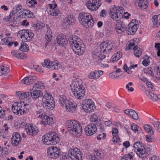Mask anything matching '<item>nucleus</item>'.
<instances>
[{
	"mask_svg": "<svg viewBox=\"0 0 160 160\" xmlns=\"http://www.w3.org/2000/svg\"><path fill=\"white\" fill-rule=\"evenodd\" d=\"M144 130L150 135H152L154 133V131L152 129V127L148 124L145 125L143 126Z\"/></svg>",
	"mask_w": 160,
	"mask_h": 160,
	"instance_id": "obj_36",
	"label": "nucleus"
},
{
	"mask_svg": "<svg viewBox=\"0 0 160 160\" xmlns=\"http://www.w3.org/2000/svg\"><path fill=\"white\" fill-rule=\"evenodd\" d=\"M146 92L147 96H150V98L153 100H157L158 99V95L154 94L153 92L148 90H146Z\"/></svg>",
	"mask_w": 160,
	"mask_h": 160,
	"instance_id": "obj_41",
	"label": "nucleus"
},
{
	"mask_svg": "<svg viewBox=\"0 0 160 160\" xmlns=\"http://www.w3.org/2000/svg\"><path fill=\"white\" fill-rule=\"evenodd\" d=\"M149 58L148 57L147 59H145L142 62L143 64L146 66H147L149 65V63L150 61L149 60Z\"/></svg>",
	"mask_w": 160,
	"mask_h": 160,
	"instance_id": "obj_63",
	"label": "nucleus"
},
{
	"mask_svg": "<svg viewBox=\"0 0 160 160\" xmlns=\"http://www.w3.org/2000/svg\"><path fill=\"white\" fill-rule=\"evenodd\" d=\"M71 89L74 97L78 99H82L85 95V89L80 79H75L70 85Z\"/></svg>",
	"mask_w": 160,
	"mask_h": 160,
	"instance_id": "obj_2",
	"label": "nucleus"
},
{
	"mask_svg": "<svg viewBox=\"0 0 160 160\" xmlns=\"http://www.w3.org/2000/svg\"><path fill=\"white\" fill-rule=\"evenodd\" d=\"M21 102H15L12 106V109L14 113L17 115H20V112H22V106H21Z\"/></svg>",
	"mask_w": 160,
	"mask_h": 160,
	"instance_id": "obj_22",
	"label": "nucleus"
},
{
	"mask_svg": "<svg viewBox=\"0 0 160 160\" xmlns=\"http://www.w3.org/2000/svg\"><path fill=\"white\" fill-rule=\"evenodd\" d=\"M122 57V53L118 52L114 54L111 59V61L112 62L118 60Z\"/></svg>",
	"mask_w": 160,
	"mask_h": 160,
	"instance_id": "obj_33",
	"label": "nucleus"
},
{
	"mask_svg": "<svg viewBox=\"0 0 160 160\" xmlns=\"http://www.w3.org/2000/svg\"><path fill=\"white\" fill-rule=\"evenodd\" d=\"M23 16L25 18H33L35 17L34 13L30 11H23L22 12Z\"/></svg>",
	"mask_w": 160,
	"mask_h": 160,
	"instance_id": "obj_35",
	"label": "nucleus"
},
{
	"mask_svg": "<svg viewBox=\"0 0 160 160\" xmlns=\"http://www.w3.org/2000/svg\"><path fill=\"white\" fill-rule=\"evenodd\" d=\"M10 40V38H4L1 40V43L3 45H6L8 44Z\"/></svg>",
	"mask_w": 160,
	"mask_h": 160,
	"instance_id": "obj_53",
	"label": "nucleus"
},
{
	"mask_svg": "<svg viewBox=\"0 0 160 160\" xmlns=\"http://www.w3.org/2000/svg\"><path fill=\"white\" fill-rule=\"evenodd\" d=\"M103 72L101 70H95L91 72L88 75L90 79H96L98 78L103 74Z\"/></svg>",
	"mask_w": 160,
	"mask_h": 160,
	"instance_id": "obj_20",
	"label": "nucleus"
},
{
	"mask_svg": "<svg viewBox=\"0 0 160 160\" xmlns=\"http://www.w3.org/2000/svg\"><path fill=\"white\" fill-rule=\"evenodd\" d=\"M51 62L48 59H45L44 61L42 63L43 67L49 68L51 65Z\"/></svg>",
	"mask_w": 160,
	"mask_h": 160,
	"instance_id": "obj_48",
	"label": "nucleus"
},
{
	"mask_svg": "<svg viewBox=\"0 0 160 160\" xmlns=\"http://www.w3.org/2000/svg\"><path fill=\"white\" fill-rule=\"evenodd\" d=\"M97 128L95 124H89L84 129L85 134L88 136H91L97 131Z\"/></svg>",
	"mask_w": 160,
	"mask_h": 160,
	"instance_id": "obj_14",
	"label": "nucleus"
},
{
	"mask_svg": "<svg viewBox=\"0 0 160 160\" xmlns=\"http://www.w3.org/2000/svg\"><path fill=\"white\" fill-rule=\"evenodd\" d=\"M101 4L99 0H89L86 3L88 8L91 10H97Z\"/></svg>",
	"mask_w": 160,
	"mask_h": 160,
	"instance_id": "obj_13",
	"label": "nucleus"
},
{
	"mask_svg": "<svg viewBox=\"0 0 160 160\" xmlns=\"http://www.w3.org/2000/svg\"><path fill=\"white\" fill-rule=\"evenodd\" d=\"M42 138L44 143L47 145H55L59 141L58 135L54 132L46 134L43 136Z\"/></svg>",
	"mask_w": 160,
	"mask_h": 160,
	"instance_id": "obj_5",
	"label": "nucleus"
},
{
	"mask_svg": "<svg viewBox=\"0 0 160 160\" xmlns=\"http://www.w3.org/2000/svg\"><path fill=\"white\" fill-rule=\"evenodd\" d=\"M17 12V11H13L12 12L10 13V14L8 16H7L5 17L3 19V21L5 22H8V24H10V25L11 26L14 27L16 24V21L14 20V17L12 19V17Z\"/></svg>",
	"mask_w": 160,
	"mask_h": 160,
	"instance_id": "obj_15",
	"label": "nucleus"
},
{
	"mask_svg": "<svg viewBox=\"0 0 160 160\" xmlns=\"http://www.w3.org/2000/svg\"><path fill=\"white\" fill-rule=\"evenodd\" d=\"M133 49L134 55L137 57H139L142 53L141 48L136 45L133 48Z\"/></svg>",
	"mask_w": 160,
	"mask_h": 160,
	"instance_id": "obj_32",
	"label": "nucleus"
},
{
	"mask_svg": "<svg viewBox=\"0 0 160 160\" xmlns=\"http://www.w3.org/2000/svg\"><path fill=\"white\" fill-rule=\"evenodd\" d=\"M158 15H154L152 18V21L153 23V27L154 28L158 27L160 25V22H158Z\"/></svg>",
	"mask_w": 160,
	"mask_h": 160,
	"instance_id": "obj_37",
	"label": "nucleus"
},
{
	"mask_svg": "<svg viewBox=\"0 0 160 160\" xmlns=\"http://www.w3.org/2000/svg\"><path fill=\"white\" fill-rule=\"evenodd\" d=\"M77 105L75 103H72L69 101L68 103L65 106L67 111L69 112H73L76 109Z\"/></svg>",
	"mask_w": 160,
	"mask_h": 160,
	"instance_id": "obj_24",
	"label": "nucleus"
},
{
	"mask_svg": "<svg viewBox=\"0 0 160 160\" xmlns=\"http://www.w3.org/2000/svg\"><path fill=\"white\" fill-rule=\"evenodd\" d=\"M29 94V98L32 97L33 98H38L39 97L42 96L43 94L41 91L37 90L35 88H32V89L30 90V92H28Z\"/></svg>",
	"mask_w": 160,
	"mask_h": 160,
	"instance_id": "obj_18",
	"label": "nucleus"
},
{
	"mask_svg": "<svg viewBox=\"0 0 160 160\" xmlns=\"http://www.w3.org/2000/svg\"><path fill=\"white\" fill-rule=\"evenodd\" d=\"M138 25L136 23L130 22L127 29V33L128 35H133L137 30Z\"/></svg>",
	"mask_w": 160,
	"mask_h": 160,
	"instance_id": "obj_17",
	"label": "nucleus"
},
{
	"mask_svg": "<svg viewBox=\"0 0 160 160\" xmlns=\"http://www.w3.org/2000/svg\"><path fill=\"white\" fill-rule=\"evenodd\" d=\"M57 42L60 45H66L68 42V41L64 37L59 36L57 38Z\"/></svg>",
	"mask_w": 160,
	"mask_h": 160,
	"instance_id": "obj_34",
	"label": "nucleus"
},
{
	"mask_svg": "<svg viewBox=\"0 0 160 160\" xmlns=\"http://www.w3.org/2000/svg\"><path fill=\"white\" fill-rule=\"evenodd\" d=\"M43 106L47 109L52 110L55 106L53 98L50 94L46 93L43 96L42 99Z\"/></svg>",
	"mask_w": 160,
	"mask_h": 160,
	"instance_id": "obj_6",
	"label": "nucleus"
},
{
	"mask_svg": "<svg viewBox=\"0 0 160 160\" xmlns=\"http://www.w3.org/2000/svg\"><path fill=\"white\" fill-rule=\"evenodd\" d=\"M133 152H131L123 156L121 158V160H133Z\"/></svg>",
	"mask_w": 160,
	"mask_h": 160,
	"instance_id": "obj_38",
	"label": "nucleus"
},
{
	"mask_svg": "<svg viewBox=\"0 0 160 160\" xmlns=\"http://www.w3.org/2000/svg\"><path fill=\"white\" fill-rule=\"evenodd\" d=\"M18 36L22 39L27 41L31 40L33 38L34 34L32 31L28 29H23L18 31Z\"/></svg>",
	"mask_w": 160,
	"mask_h": 160,
	"instance_id": "obj_8",
	"label": "nucleus"
},
{
	"mask_svg": "<svg viewBox=\"0 0 160 160\" xmlns=\"http://www.w3.org/2000/svg\"><path fill=\"white\" fill-rule=\"evenodd\" d=\"M21 140L11 139V142L13 146H17Z\"/></svg>",
	"mask_w": 160,
	"mask_h": 160,
	"instance_id": "obj_56",
	"label": "nucleus"
},
{
	"mask_svg": "<svg viewBox=\"0 0 160 160\" xmlns=\"http://www.w3.org/2000/svg\"><path fill=\"white\" fill-rule=\"evenodd\" d=\"M66 126L69 132L77 137L81 134L82 129L79 122L76 120H68L66 123Z\"/></svg>",
	"mask_w": 160,
	"mask_h": 160,
	"instance_id": "obj_3",
	"label": "nucleus"
},
{
	"mask_svg": "<svg viewBox=\"0 0 160 160\" xmlns=\"http://www.w3.org/2000/svg\"><path fill=\"white\" fill-rule=\"evenodd\" d=\"M29 93L28 92H23L22 91H17L16 92V95L20 99H24L29 98Z\"/></svg>",
	"mask_w": 160,
	"mask_h": 160,
	"instance_id": "obj_26",
	"label": "nucleus"
},
{
	"mask_svg": "<svg viewBox=\"0 0 160 160\" xmlns=\"http://www.w3.org/2000/svg\"><path fill=\"white\" fill-rule=\"evenodd\" d=\"M9 72V68L4 66L0 67V76L7 73Z\"/></svg>",
	"mask_w": 160,
	"mask_h": 160,
	"instance_id": "obj_44",
	"label": "nucleus"
},
{
	"mask_svg": "<svg viewBox=\"0 0 160 160\" xmlns=\"http://www.w3.org/2000/svg\"><path fill=\"white\" fill-rule=\"evenodd\" d=\"M48 14L53 16H57L60 13L59 11H48Z\"/></svg>",
	"mask_w": 160,
	"mask_h": 160,
	"instance_id": "obj_51",
	"label": "nucleus"
},
{
	"mask_svg": "<svg viewBox=\"0 0 160 160\" xmlns=\"http://www.w3.org/2000/svg\"><path fill=\"white\" fill-rule=\"evenodd\" d=\"M61 64L57 60H55L51 62V65L49 68L52 70H58L61 67Z\"/></svg>",
	"mask_w": 160,
	"mask_h": 160,
	"instance_id": "obj_27",
	"label": "nucleus"
},
{
	"mask_svg": "<svg viewBox=\"0 0 160 160\" xmlns=\"http://www.w3.org/2000/svg\"><path fill=\"white\" fill-rule=\"evenodd\" d=\"M131 128L133 131L136 132V131H137L138 128V126L134 123H132L131 125Z\"/></svg>",
	"mask_w": 160,
	"mask_h": 160,
	"instance_id": "obj_55",
	"label": "nucleus"
},
{
	"mask_svg": "<svg viewBox=\"0 0 160 160\" xmlns=\"http://www.w3.org/2000/svg\"><path fill=\"white\" fill-rule=\"evenodd\" d=\"M22 112H20V115H22L26 114L27 112L29 111L30 109V105L29 104H25L22 106Z\"/></svg>",
	"mask_w": 160,
	"mask_h": 160,
	"instance_id": "obj_40",
	"label": "nucleus"
},
{
	"mask_svg": "<svg viewBox=\"0 0 160 160\" xmlns=\"http://www.w3.org/2000/svg\"><path fill=\"white\" fill-rule=\"evenodd\" d=\"M82 107L87 113H91L94 112L96 108L94 102L90 99H86L83 102Z\"/></svg>",
	"mask_w": 160,
	"mask_h": 160,
	"instance_id": "obj_10",
	"label": "nucleus"
},
{
	"mask_svg": "<svg viewBox=\"0 0 160 160\" xmlns=\"http://www.w3.org/2000/svg\"><path fill=\"white\" fill-rule=\"evenodd\" d=\"M134 151L137 155L140 158L146 157L148 154L146 149L142 146V144L140 142H137L134 144Z\"/></svg>",
	"mask_w": 160,
	"mask_h": 160,
	"instance_id": "obj_7",
	"label": "nucleus"
},
{
	"mask_svg": "<svg viewBox=\"0 0 160 160\" xmlns=\"http://www.w3.org/2000/svg\"><path fill=\"white\" fill-rule=\"evenodd\" d=\"M61 153V151L60 149L56 147H50L47 149V156L50 158L56 159L58 158L59 157Z\"/></svg>",
	"mask_w": 160,
	"mask_h": 160,
	"instance_id": "obj_9",
	"label": "nucleus"
},
{
	"mask_svg": "<svg viewBox=\"0 0 160 160\" xmlns=\"http://www.w3.org/2000/svg\"><path fill=\"white\" fill-rule=\"evenodd\" d=\"M19 49L20 50L23 52H27L29 49L28 45L24 42H22L21 43V46Z\"/></svg>",
	"mask_w": 160,
	"mask_h": 160,
	"instance_id": "obj_43",
	"label": "nucleus"
},
{
	"mask_svg": "<svg viewBox=\"0 0 160 160\" xmlns=\"http://www.w3.org/2000/svg\"><path fill=\"white\" fill-rule=\"evenodd\" d=\"M98 118L97 115L94 113L91 115L90 118V120L92 122L95 123L94 124H97L98 122Z\"/></svg>",
	"mask_w": 160,
	"mask_h": 160,
	"instance_id": "obj_49",
	"label": "nucleus"
},
{
	"mask_svg": "<svg viewBox=\"0 0 160 160\" xmlns=\"http://www.w3.org/2000/svg\"><path fill=\"white\" fill-rule=\"evenodd\" d=\"M132 68L134 69L133 65H131L128 68L126 64H125L123 67V69L128 74H131L132 73V71L131 70V69Z\"/></svg>",
	"mask_w": 160,
	"mask_h": 160,
	"instance_id": "obj_45",
	"label": "nucleus"
},
{
	"mask_svg": "<svg viewBox=\"0 0 160 160\" xmlns=\"http://www.w3.org/2000/svg\"><path fill=\"white\" fill-rule=\"evenodd\" d=\"M42 123L44 125H52L54 123L53 118L47 115H44L42 118Z\"/></svg>",
	"mask_w": 160,
	"mask_h": 160,
	"instance_id": "obj_25",
	"label": "nucleus"
},
{
	"mask_svg": "<svg viewBox=\"0 0 160 160\" xmlns=\"http://www.w3.org/2000/svg\"><path fill=\"white\" fill-rule=\"evenodd\" d=\"M133 84V82H131L128 83L126 85V88L128 89V90L129 91H130L131 92H132L134 90V88L132 87H130L129 86H132Z\"/></svg>",
	"mask_w": 160,
	"mask_h": 160,
	"instance_id": "obj_57",
	"label": "nucleus"
},
{
	"mask_svg": "<svg viewBox=\"0 0 160 160\" xmlns=\"http://www.w3.org/2000/svg\"><path fill=\"white\" fill-rule=\"evenodd\" d=\"M26 130L27 133L31 136L35 135L39 132L38 128L35 125H31L29 124Z\"/></svg>",
	"mask_w": 160,
	"mask_h": 160,
	"instance_id": "obj_16",
	"label": "nucleus"
},
{
	"mask_svg": "<svg viewBox=\"0 0 160 160\" xmlns=\"http://www.w3.org/2000/svg\"><path fill=\"white\" fill-rule=\"evenodd\" d=\"M153 125L154 127L157 128V130L160 132V122L159 121L156 122Z\"/></svg>",
	"mask_w": 160,
	"mask_h": 160,
	"instance_id": "obj_58",
	"label": "nucleus"
},
{
	"mask_svg": "<svg viewBox=\"0 0 160 160\" xmlns=\"http://www.w3.org/2000/svg\"><path fill=\"white\" fill-rule=\"evenodd\" d=\"M44 26V24L42 23L41 22H38L33 25L34 28L37 30L41 29Z\"/></svg>",
	"mask_w": 160,
	"mask_h": 160,
	"instance_id": "obj_47",
	"label": "nucleus"
},
{
	"mask_svg": "<svg viewBox=\"0 0 160 160\" xmlns=\"http://www.w3.org/2000/svg\"><path fill=\"white\" fill-rule=\"evenodd\" d=\"M45 38L46 40H48V42H50L52 38V32L49 28H47Z\"/></svg>",
	"mask_w": 160,
	"mask_h": 160,
	"instance_id": "obj_42",
	"label": "nucleus"
},
{
	"mask_svg": "<svg viewBox=\"0 0 160 160\" xmlns=\"http://www.w3.org/2000/svg\"><path fill=\"white\" fill-rule=\"evenodd\" d=\"M136 42V41L134 40L132 41H131L130 43L128 45V48H128V50H130L132 48V46H134L135 45V42Z\"/></svg>",
	"mask_w": 160,
	"mask_h": 160,
	"instance_id": "obj_59",
	"label": "nucleus"
},
{
	"mask_svg": "<svg viewBox=\"0 0 160 160\" xmlns=\"http://www.w3.org/2000/svg\"><path fill=\"white\" fill-rule=\"evenodd\" d=\"M118 130L117 128H113L112 130V133L113 137L117 136Z\"/></svg>",
	"mask_w": 160,
	"mask_h": 160,
	"instance_id": "obj_61",
	"label": "nucleus"
},
{
	"mask_svg": "<svg viewBox=\"0 0 160 160\" xmlns=\"http://www.w3.org/2000/svg\"><path fill=\"white\" fill-rule=\"evenodd\" d=\"M44 88L43 82L41 81L37 82L34 84L33 88L37 89H43Z\"/></svg>",
	"mask_w": 160,
	"mask_h": 160,
	"instance_id": "obj_39",
	"label": "nucleus"
},
{
	"mask_svg": "<svg viewBox=\"0 0 160 160\" xmlns=\"http://www.w3.org/2000/svg\"><path fill=\"white\" fill-rule=\"evenodd\" d=\"M59 100L60 103L63 107H65V106H66V105L70 101L67 98L66 96L63 95L60 96Z\"/></svg>",
	"mask_w": 160,
	"mask_h": 160,
	"instance_id": "obj_31",
	"label": "nucleus"
},
{
	"mask_svg": "<svg viewBox=\"0 0 160 160\" xmlns=\"http://www.w3.org/2000/svg\"><path fill=\"white\" fill-rule=\"evenodd\" d=\"M93 153L95 155L96 157H97L98 160H101L102 159L103 156V153L98 150L95 151Z\"/></svg>",
	"mask_w": 160,
	"mask_h": 160,
	"instance_id": "obj_46",
	"label": "nucleus"
},
{
	"mask_svg": "<svg viewBox=\"0 0 160 160\" xmlns=\"http://www.w3.org/2000/svg\"><path fill=\"white\" fill-rule=\"evenodd\" d=\"M78 19L80 23L86 28L92 27L94 21L91 15L85 12H82L79 14Z\"/></svg>",
	"mask_w": 160,
	"mask_h": 160,
	"instance_id": "obj_4",
	"label": "nucleus"
},
{
	"mask_svg": "<svg viewBox=\"0 0 160 160\" xmlns=\"http://www.w3.org/2000/svg\"><path fill=\"white\" fill-rule=\"evenodd\" d=\"M106 137V134L104 132L101 133L99 134L98 135L97 137V139L98 140H100L102 138L103 139H104Z\"/></svg>",
	"mask_w": 160,
	"mask_h": 160,
	"instance_id": "obj_54",
	"label": "nucleus"
},
{
	"mask_svg": "<svg viewBox=\"0 0 160 160\" xmlns=\"http://www.w3.org/2000/svg\"><path fill=\"white\" fill-rule=\"evenodd\" d=\"M72 20H73L72 16L69 15L64 19L63 22L66 24V26H67L70 24H73L74 22H72Z\"/></svg>",
	"mask_w": 160,
	"mask_h": 160,
	"instance_id": "obj_30",
	"label": "nucleus"
},
{
	"mask_svg": "<svg viewBox=\"0 0 160 160\" xmlns=\"http://www.w3.org/2000/svg\"><path fill=\"white\" fill-rule=\"evenodd\" d=\"M121 11H110L109 12V14L110 17L113 19L114 20L117 21L119 19H120L122 17V12H120Z\"/></svg>",
	"mask_w": 160,
	"mask_h": 160,
	"instance_id": "obj_21",
	"label": "nucleus"
},
{
	"mask_svg": "<svg viewBox=\"0 0 160 160\" xmlns=\"http://www.w3.org/2000/svg\"><path fill=\"white\" fill-rule=\"evenodd\" d=\"M147 86L149 88V89L152 90H154V87L152 84V83L149 82H147Z\"/></svg>",
	"mask_w": 160,
	"mask_h": 160,
	"instance_id": "obj_60",
	"label": "nucleus"
},
{
	"mask_svg": "<svg viewBox=\"0 0 160 160\" xmlns=\"http://www.w3.org/2000/svg\"><path fill=\"white\" fill-rule=\"evenodd\" d=\"M37 109H36V113L37 115L40 114L38 117L39 118H42L44 115H45V114H43L42 112L43 111L42 108L43 107L42 106H40L38 105H37Z\"/></svg>",
	"mask_w": 160,
	"mask_h": 160,
	"instance_id": "obj_29",
	"label": "nucleus"
},
{
	"mask_svg": "<svg viewBox=\"0 0 160 160\" xmlns=\"http://www.w3.org/2000/svg\"><path fill=\"white\" fill-rule=\"evenodd\" d=\"M154 72L157 75H160V66L155 65L154 69Z\"/></svg>",
	"mask_w": 160,
	"mask_h": 160,
	"instance_id": "obj_52",
	"label": "nucleus"
},
{
	"mask_svg": "<svg viewBox=\"0 0 160 160\" xmlns=\"http://www.w3.org/2000/svg\"><path fill=\"white\" fill-rule=\"evenodd\" d=\"M37 78V77L35 76H30L26 77L21 81L23 83L29 85L34 82Z\"/></svg>",
	"mask_w": 160,
	"mask_h": 160,
	"instance_id": "obj_19",
	"label": "nucleus"
},
{
	"mask_svg": "<svg viewBox=\"0 0 160 160\" xmlns=\"http://www.w3.org/2000/svg\"><path fill=\"white\" fill-rule=\"evenodd\" d=\"M12 139L21 140V137L19 133L17 132L13 133Z\"/></svg>",
	"mask_w": 160,
	"mask_h": 160,
	"instance_id": "obj_50",
	"label": "nucleus"
},
{
	"mask_svg": "<svg viewBox=\"0 0 160 160\" xmlns=\"http://www.w3.org/2000/svg\"><path fill=\"white\" fill-rule=\"evenodd\" d=\"M68 155L72 160H81L82 156L80 150L77 148L70 149Z\"/></svg>",
	"mask_w": 160,
	"mask_h": 160,
	"instance_id": "obj_11",
	"label": "nucleus"
},
{
	"mask_svg": "<svg viewBox=\"0 0 160 160\" xmlns=\"http://www.w3.org/2000/svg\"><path fill=\"white\" fill-rule=\"evenodd\" d=\"M113 43L110 41H106L102 42L100 46L101 51L105 53H109L113 48Z\"/></svg>",
	"mask_w": 160,
	"mask_h": 160,
	"instance_id": "obj_12",
	"label": "nucleus"
},
{
	"mask_svg": "<svg viewBox=\"0 0 160 160\" xmlns=\"http://www.w3.org/2000/svg\"><path fill=\"white\" fill-rule=\"evenodd\" d=\"M116 75L117 74L116 73V72H111L109 75V77L112 79H114L116 77H119V76H116Z\"/></svg>",
	"mask_w": 160,
	"mask_h": 160,
	"instance_id": "obj_62",
	"label": "nucleus"
},
{
	"mask_svg": "<svg viewBox=\"0 0 160 160\" xmlns=\"http://www.w3.org/2000/svg\"><path fill=\"white\" fill-rule=\"evenodd\" d=\"M70 47L78 55H82L85 51L84 46L81 39L77 36L71 35L68 39Z\"/></svg>",
	"mask_w": 160,
	"mask_h": 160,
	"instance_id": "obj_1",
	"label": "nucleus"
},
{
	"mask_svg": "<svg viewBox=\"0 0 160 160\" xmlns=\"http://www.w3.org/2000/svg\"><path fill=\"white\" fill-rule=\"evenodd\" d=\"M25 55V53H18L16 55V57L20 59H23L24 58V55Z\"/></svg>",
	"mask_w": 160,
	"mask_h": 160,
	"instance_id": "obj_64",
	"label": "nucleus"
},
{
	"mask_svg": "<svg viewBox=\"0 0 160 160\" xmlns=\"http://www.w3.org/2000/svg\"><path fill=\"white\" fill-rule=\"evenodd\" d=\"M124 113L131 117L132 118L135 120H138V114L134 110L128 109L124 111Z\"/></svg>",
	"mask_w": 160,
	"mask_h": 160,
	"instance_id": "obj_23",
	"label": "nucleus"
},
{
	"mask_svg": "<svg viewBox=\"0 0 160 160\" xmlns=\"http://www.w3.org/2000/svg\"><path fill=\"white\" fill-rule=\"evenodd\" d=\"M148 3L147 0H139L138 6L142 9H145L148 6Z\"/></svg>",
	"mask_w": 160,
	"mask_h": 160,
	"instance_id": "obj_28",
	"label": "nucleus"
}]
</instances>
